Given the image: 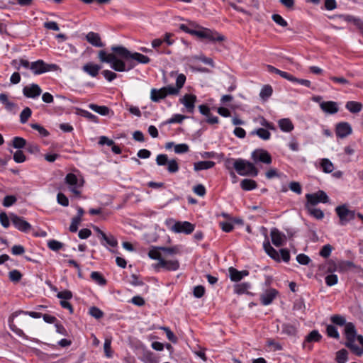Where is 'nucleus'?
Listing matches in <instances>:
<instances>
[{"label":"nucleus","mask_w":363,"mask_h":363,"mask_svg":"<svg viewBox=\"0 0 363 363\" xmlns=\"http://www.w3.org/2000/svg\"><path fill=\"white\" fill-rule=\"evenodd\" d=\"M86 40L93 46L102 48L104 44L102 43L100 35L94 32H89L86 35Z\"/></svg>","instance_id":"22"},{"label":"nucleus","mask_w":363,"mask_h":363,"mask_svg":"<svg viewBox=\"0 0 363 363\" xmlns=\"http://www.w3.org/2000/svg\"><path fill=\"white\" fill-rule=\"evenodd\" d=\"M320 107L323 111L328 114H335L339 111L337 104L335 101H322Z\"/></svg>","instance_id":"21"},{"label":"nucleus","mask_w":363,"mask_h":363,"mask_svg":"<svg viewBox=\"0 0 363 363\" xmlns=\"http://www.w3.org/2000/svg\"><path fill=\"white\" fill-rule=\"evenodd\" d=\"M335 133L337 137L344 138L352 133V127L347 122H341L336 125Z\"/></svg>","instance_id":"17"},{"label":"nucleus","mask_w":363,"mask_h":363,"mask_svg":"<svg viewBox=\"0 0 363 363\" xmlns=\"http://www.w3.org/2000/svg\"><path fill=\"white\" fill-rule=\"evenodd\" d=\"M270 235L272 243L277 247L282 246L286 242V235L277 228L271 230Z\"/></svg>","instance_id":"16"},{"label":"nucleus","mask_w":363,"mask_h":363,"mask_svg":"<svg viewBox=\"0 0 363 363\" xmlns=\"http://www.w3.org/2000/svg\"><path fill=\"white\" fill-rule=\"evenodd\" d=\"M89 107L90 109L101 116H106L109 113V108L105 106H98L96 104H91L89 105Z\"/></svg>","instance_id":"35"},{"label":"nucleus","mask_w":363,"mask_h":363,"mask_svg":"<svg viewBox=\"0 0 363 363\" xmlns=\"http://www.w3.org/2000/svg\"><path fill=\"white\" fill-rule=\"evenodd\" d=\"M102 74L108 82H112L117 77L116 73L108 69L104 70Z\"/></svg>","instance_id":"62"},{"label":"nucleus","mask_w":363,"mask_h":363,"mask_svg":"<svg viewBox=\"0 0 363 363\" xmlns=\"http://www.w3.org/2000/svg\"><path fill=\"white\" fill-rule=\"evenodd\" d=\"M196 101V96L191 94H186L179 99L180 103L185 106L187 112L190 113H194Z\"/></svg>","instance_id":"14"},{"label":"nucleus","mask_w":363,"mask_h":363,"mask_svg":"<svg viewBox=\"0 0 363 363\" xmlns=\"http://www.w3.org/2000/svg\"><path fill=\"white\" fill-rule=\"evenodd\" d=\"M335 211L340 218L341 225H345L350 220H353L356 216L354 211L350 210L345 205L336 207Z\"/></svg>","instance_id":"9"},{"label":"nucleus","mask_w":363,"mask_h":363,"mask_svg":"<svg viewBox=\"0 0 363 363\" xmlns=\"http://www.w3.org/2000/svg\"><path fill=\"white\" fill-rule=\"evenodd\" d=\"M272 20L277 23L278 25L286 27L287 26L288 23L279 14H274L272 16Z\"/></svg>","instance_id":"58"},{"label":"nucleus","mask_w":363,"mask_h":363,"mask_svg":"<svg viewBox=\"0 0 363 363\" xmlns=\"http://www.w3.org/2000/svg\"><path fill=\"white\" fill-rule=\"evenodd\" d=\"M186 82V76L184 74H179L176 79V86H174V89H177L178 94L180 89L183 87Z\"/></svg>","instance_id":"44"},{"label":"nucleus","mask_w":363,"mask_h":363,"mask_svg":"<svg viewBox=\"0 0 363 363\" xmlns=\"http://www.w3.org/2000/svg\"><path fill=\"white\" fill-rule=\"evenodd\" d=\"M91 278L100 286H104L106 284V281L104 277L98 272H91Z\"/></svg>","instance_id":"37"},{"label":"nucleus","mask_w":363,"mask_h":363,"mask_svg":"<svg viewBox=\"0 0 363 363\" xmlns=\"http://www.w3.org/2000/svg\"><path fill=\"white\" fill-rule=\"evenodd\" d=\"M252 158L254 161H259L264 164H271L272 157L271 155L264 150H257L252 153Z\"/></svg>","instance_id":"15"},{"label":"nucleus","mask_w":363,"mask_h":363,"mask_svg":"<svg viewBox=\"0 0 363 363\" xmlns=\"http://www.w3.org/2000/svg\"><path fill=\"white\" fill-rule=\"evenodd\" d=\"M9 279L13 282H18L22 278V274L17 269H13L9 273Z\"/></svg>","instance_id":"43"},{"label":"nucleus","mask_w":363,"mask_h":363,"mask_svg":"<svg viewBox=\"0 0 363 363\" xmlns=\"http://www.w3.org/2000/svg\"><path fill=\"white\" fill-rule=\"evenodd\" d=\"M167 170L169 173H175L179 170L177 161L174 159L169 160L167 162Z\"/></svg>","instance_id":"45"},{"label":"nucleus","mask_w":363,"mask_h":363,"mask_svg":"<svg viewBox=\"0 0 363 363\" xmlns=\"http://www.w3.org/2000/svg\"><path fill=\"white\" fill-rule=\"evenodd\" d=\"M13 160L17 163H22L26 160V156L21 150H17L13 155Z\"/></svg>","instance_id":"60"},{"label":"nucleus","mask_w":363,"mask_h":363,"mask_svg":"<svg viewBox=\"0 0 363 363\" xmlns=\"http://www.w3.org/2000/svg\"><path fill=\"white\" fill-rule=\"evenodd\" d=\"M348 352L345 349H342L336 353V361L338 363H346L347 361Z\"/></svg>","instance_id":"38"},{"label":"nucleus","mask_w":363,"mask_h":363,"mask_svg":"<svg viewBox=\"0 0 363 363\" xmlns=\"http://www.w3.org/2000/svg\"><path fill=\"white\" fill-rule=\"evenodd\" d=\"M169 95H178L177 89H174V86L171 85L160 89L153 88L150 90V99L155 103L160 102Z\"/></svg>","instance_id":"6"},{"label":"nucleus","mask_w":363,"mask_h":363,"mask_svg":"<svg viewBox=\"0 0 363 363\" xmlns=\"http://www.w3.org/2000/svg\"><path fill=\"white\" fill-rule=\"evenodd\" d=\"M58 69L59 66L56 64H47L42 60L31 62L30 70L35 75Z\"/></svg>","instance_id":"7"},{"label":"nucleus","mask_w":363,"mask_h":363,"mask_svg":"<svg viewBox=\"0 0 363 363\" xmlns=\"http://www.w3.org/2000/svg\"><path fill=\"white\" fill-rule=\"evenodd\" d=\"M326 333H327L328 336H329L330 337H333V338H335L337 340L340 338L339 332H338L337 329L336 328V327L334 326L333 325H327Z\"/></svg>","instance_id":"39"},{"label":"nucleus","mask_w":363,"mask_h":363,"mask_svg":"<svg viewBox=\"0 0 363 363\" xmlns=\"http://www.w3.org/2000/svg\"><path fill=\"white\" fill-rule=\"evenodd\" d=\"M89 314L96 319H100L104 316V312L96 306L89 308Z\"/></svg>","instance_id":"46"},{"label":"nucleus","mask_w":363,"mask_h":363,"mask_svg":"<svg viewBox=\"0 0 363 363\" xmlns=\"http://www.w3.org/2000/svg\"><path fill=\"white\" fill-rule=\"evenodd\" d=\"M151 249H157V252L164 256H171L179 253V249L177 246H173L170 247H152Z\"/></svg>","instance_id":"24"},{"label":"nucleus","mask_w":363,"mask_h":363,"mask_svg":"<svg viewBox=\"0 0 363 363\" xmlns=\"http://www.w3.org/2000/svg\"><path fill=\"white\" fill-rule=\"evenodd\" d=\"M331 322L339 326H345L344 335L345 336V346L357 356L363 354V336L357 335L355 325L352 322L347 323L346 318L342 315H333Z\"/></svg>","instance_id":"2"},{"label":"nucleus","mask_w":363,"mask_h":363,"mask_svg":"<svg viewBox=\"0 0 363 363\" xmlns=\"http://www.w3.org/2000/svg\"><path fill=\"white\" fill-rule=\"evenodd\" d=\"M48 246L50 250L57 251L63 247V244L57 240H51L48 242Z\"/></svg>","instance_id":"47"},{"label":"nucleus","mask_w":363,"mask_h":363,"mask_svg":"<svg viewBox=\"0 0 363 363\" xmlns=\"http://www.w3.org/2000/svg\"><path fill=\"white\" fill-rule=\"evenodd\" d=\"M298 323H284L281 326L282 333L288 336H296L297 333Z\"/></svg>","instance_id":"27"},{"label":"nucleus","mask_w":363,"mask_h":363,"mask_svg":"<svg viewBox=\"0 0 363 363\" xmlns=\"http://www.w3.org/2000/svg\"><path fill=\"white\" fill-rule=\"evenodd\" d=\"M278 125L281 131L286 133L291 132L294 128L292 121L288 118L279 120Z\"/></svg>","instance_id":"26"},{"label":"nucleus","mask_w":363,"mask_h":363,"mask_svg":"<svg viewBox=\"0 0 363 363\" xmlns=\"http://www.w3.org/2000/svg\"><path fill=\"white\" fill-rule=\"evenodd\" d=\"M0 102L4 105L5 108L8 111H12L16 107V104L9 101L8 96L4 93L0 94Z\"/></svg>","instance_id":"29"},{"label":"nucleus","mask_w":363,"mask_h":363,"mask_svg":"<svg viewBox=\"0 0 363 363\" xmlns=\"http://www.w3.org/2000/svg\"><path fill=\"white\" fill-rule=\"evenodd\" d=\"M320 167L325 173H331L334 170V165L333 162L327 158H323L320 160Z\"/></svg>","instance_id":"34"},{"label":"nucleus","mask_w":363,"mask_h":363,"mask_svg":"<svg viewBox=\"0 0 363 363\" xmlns=\"http://www.w3.org/2000/svg\"><path fill=\"white\" fill-rule=\"evenodd\" d=\"M23 95L29 99H36L42 94V89L37 84H30L23 88Z\"/></svg>","instance_id":"13"},{"label":"nucleus","mask_w":363,"mask_h":363,"mask_svg":"<svg viewBox=\"0 0 363 363\" xmlns=\"http://www.w3.org/2000/svg\"><path fill=\"white\" fill-rule=\"evenodd\" d=\"M57 297L61 300H69L72 297V294L70 291L65 290L59 292L57 294Z\"/></svg>","instance_id":"61"},{"label":"nucleus","mask_w":363,"mask_h":363,"mask_svg":"<svg viewBox=\"0 0 363 363\" xmlns=\"http://www.w3.org/2000/svg\"><path fill=\"white\" fill-rule=\"evenodd\" d=\"M194 192L199 196H203L206 194V188L202 184H198L195 186L193 189Z\"/></svg>","instance_id":"64"},{"label":"nucleus","mask_w":363,"mask_h":363,"mask_svg":"<svg viewBox=\"0 0 363 363\" xmlns=\"http://www.w3.org/2000/svg\"><path fill=\"white\" fill-rule=\"evenodd\" d=\"M263 247L267 252V254L272 257L273 259L279 261L280 260V256L278 252L274 249L269 242L268 240L264 242L263 243Z\"/></svg>","instance_id":"28"},{"label":"nucleus","mask_w":363,"mask_h":363,"mask_svg":"<svg viewBox=\"0 0 363 363\" xmlns=\"http://www.w3.org/2000/svg\"><path fill=\"white\" fill-rule=\"evenodd\" d=\"M338 278L336 274H329L325 277V283L328 286H332L337 283Z\"/></svg>","instance_id":"55"},{"label":"nucleus","mask_w":363,"mask_h":363,"mask_svg":"<svg viewBox=\"0 0 363 363\" xmlns=\"http://www.w3.org/2000/svg\"><path fill=\"white\" fill-rule=\"evenodd\" d=\"M0 223L1 225L5 228H9L10 225L9 218L6 213L4 212L0 213Z\"/></svg>","instance_id":"59"},{"label":"nucleus","mask_w":363,"mask_h":363,"mask_svg":"<svg viewBox=\"0 0 363 363\" xmlns=\"http://www.w3.org/2000/svg\"><path fill=\"white\" fill-rule=\"evenodd\" d=\"M322 339L321 334L316 330H312L306 337L305 340L303 343V347L304 348L308 347V350H311L312 347L311 345H308L311 342H318L320 341Z\"/></svg>","instance_id":"19"},{"label":"nucleus","mask_w":363,"mask_h":363,"mask_svg":"<svg viewBox=\"0 0 363 363\" xmlns=\"http://www.w3.org/2000/svg\"><path fill=\"white\" fill-rule=\"evenodd\" d=\"M235 169L240 176L256 177L258 174V170L256 167L250 162L243 159H237L235 164Z\"/></svg>","instance_id":"4"},{"label":"nucleus","mask_w":363,"mask_h":363,"mask_svg":"<svg viewBox=\"0 0 363 363\" xmlns=\"http://www.w3.org/2000/svg\"><path fill=\"white\" fill-rule=\"evenodd\" d=\"M113 53H108L101 50L98 52V58L101 62L110 64L111 69L116 72H127L136 65V62L148 64L150 59L139 52H130L123 46H112Z\"/></svg>","instance_id":"1"},{"label":"nucleus","mask_w":363,"mask_h":363,"mask_svg":"<svg viewBox=\"0 0 363 363\" xmlns=\"http://www.w3.org/2000/svg\"><path fill=\"white\" fill-rule=\"evenodd\" d=\"M169 222L172 225L169 227V230L175 233H184L186 235L191 234L195 229V225L189 221H174L173 220Z\"/></svg>","instance_id":"8"},{"label":"nucleus","mask_w":363,"mask_h":363,"mask_svg":"<svg viewBox=\"0 0 363 363\" xmlns=\"http://www.w3.org/2000/svg\"><path fill=\"white\" fill-rule=\"evenodd\" d=\"M289 187L290 190L297 194H301L302 193V188L299 182H291L289 184Z\"/></svg>","instance_id":"48"},{"label":"nucleus","mask_w":363,"mask_h":363,"mask_svg":"<svg viewBox=\"0 0 363 363\" xmlns=\"http://www.w3.org/2000/svg\"><path fill=\"white\" fill-rule=\"evenodd\" d=\"M32 114L31 109L29 107H26L20 113V122L22 124L26 123Z\"/></svg>","instance_id":"42"},{"label":"nucleus","mask_w":363,"mask_h":363,"mask_svg":"<svg viewBox=\"0 0 363 363\" xmlns=\"http://www.w3.org/2000/svg\"><path fill=\"white\" fill-rule=\"evenodd\" d=\"M65 184L68 186V189L76 196L79 197L81 195V189L84 186V181L83 178L78 177L72 173H69L66 175Z\"/></svg>","instance_id":"5"},{"label":"nucleus","mask_w":363,"mask_h":363,"mask_svg":"<svg viewBox=\"0 0 363 363\" xmlns=\"http://www.w3.org/2000/svg\"><path fill=\"white\" fill-rule=\"evenodd\" d=\"M101 69V65L95 64L92 62L84 64L82 68V71L91 77H96Z\"/></svg>","instance_id":"20"},{"label":"nucleus","mask_w":363,"mask_h":363,"mask_svg":"<svg viewBox=\"0 0 363 363\" xmlns=\"http://www.w3.org/2000/svg\"><path fill=\"white\" fill-rule=\"evenodd\" d=\"M250 287V284L249 283L238 284L234 286V291L238 294H242L245 293Z\"/></svg>","instance_id":"40"},{"label":"nucleus","mask_w":363,"mask_h":363,"mask_svg":"<svg viewBox=\"0 0 363 363\" xmlns=\"http://www.w3.org/2000/svg\"><path fill=\"white\" fill-rule=\"evenodd\" d=\"M189 151V146L185 143L174 145V152L177 154H182Z\"/></svg>","instance_id":"53"},{"label":"nucleus","mask_w":363,"mask_h":363,"mask_svg":"<svg viewBox=\"0 0 363 363\" xmlns=\"http://www.w3.org/2000/svg\"><path fill=\"white\" fill-rule=\"evenodd\" d=\"M306 205L315 206L318 203H328L329 201L328 196L323 191H318L313 194H307L306 195Z\"/></svg>","instance_id":"10"},{"label":"nucleus","mask_w":363,"mask_h":363,"mask_svg":"<svg viewBox=\"0 0 363 363\" xmlns=\"http://www.w3.org/2000/svg\"><path fill=\"white\" fill-rule=\"evenodd\" d=\"M345 108L351 113H357L361 111L362 104L354 101H350L346 103Z\"/></svg>","instance_id":"32"},{"label":"nucleus","mask_w":363,"mask_h":363,"mask_svg":"<svg viewBox=\"0 0 363 363\" xmlns=\"http://www.w3.org/2000/svg\"><path fill=\"white\" fill-rule=\"evenodd\" d=\"M251 134L252 135H257L259 138L267 140L271 137V133L269 130L264 129V128H258L255 130H253L251 132Z\"/></svg>","instance_id":"36"},{"label":"nucleus","mask_w":363,"mask_h":363,"mask_svg":"<svg viewBox=\"0 0 363 363\" xmlns=\"http://www.w3.org/2000/svg\"><path fill=\"white\" fill-rule=\"evenodd\" d=\"M11 220L15 228L20 231L28 233L31 230V225L22 217L12 213Z\"/></svg>","instance_id":"12"},{"label":"nucleus","mask_w":363,"mask_h":363,"mask_svg":"<svg viewBox=\"0 0 363 363\" xmlns=\"http://www.w3.org/2000/svg\"><path fill=\"white\" fill-rule=\"evenodd\" d=\"M17 201V199L15 196L9 195L6 196L3 201V205L5 207H10L13 205Z\"/></svg>","instance_id":"49"},{"label":"nucleus","mask_w":363,"mask_h":363,"mask_svg":"<svg viewBox=\"0 0 363 363\" xmlns=\"http://www.w3.org/2000/svg\"><path fill=\"white\" fill-rule=\"evenodd\" d=\"M30 127L33 129L37 130L43 137H46L49 135L48 131L39 124L31 123Z\"/></svg>","instance_id":"50"},{"label":"nucleus","mask_w":363,"mask_h":363,"mask_svg":"<svg viewBox=\"0 0 363 363\" xmlns=\"http://www.w3.org/2000/svg\"><path fill=\"white\" fill-rule=\"evenodd\" d=\"M272 94V89L270 86H264L260 91L259 96L262 99H267Z\"/></svg>","instance_id":"51"},{"label":"nucleus","mask_w":363,"mask_h":363,"mask_svg":"<svg viewBox=\"0 0 363 363\" xmlns=\"http://www.w3.org/2000/svg\"><path fill=\"white\" fill-rule=\"evenodd\" d=\"M12 145L16 149L23 148L26 145V140L21 137H15L12 140Z\"/></svg>","instance_id":"41"},{"label":"nucleus","mask_w":363,"mask_h":363,"mask_svg":"<svg viewBox=\"0 0 363 363\" xmlns=\"http://www.w3.org/2000/svg\"><path fill=\"white\" fill-rule=\"evenodd\" d=\"M57 201L59 204L62 206H68L69 200L68 198L62 193L60 192L57 195Z\"/></svg>","instance_id":"52"},{"label":"nucleus","mask_w":363,"mask_h":363,"mask_svg":"<svg viewBox=\"0 0 363 363\" xmlns=\"http://www.w3.org/2000/svg\"><path fill=\"white\" fill-rule=\"evenodd\" d=\"M241 188L245 191H250L257 188V182L252 179H245L240 182Z\"/></svg>","instance_id":"33"},{"label":"nucleus","mask_w":363,"mask_h":363,"mask_svg":"<svg viewBox=\"0 0 363 363\" xmlns=\"http://www.w3.org/2000/svg\"><path fill=\"white\" fill-rule=\"evenodd\" d=\"M230 278L233 281H239L244 277H247L249 274V272L247 270L238 271L233 267L229 268Z\"/></svg>","instance_id":"23"},{"label":"nucleus","mask_w":363,"mask_h":363,"mask_svg":"<svg viewBox=\"0 0 363 363\" xmlns=\"http://www.w3.org/2000/svg\"><path fill=\"white\" fill-rule=\"evenodd\" d=\"M194 35L201 38H206L210 41H223L225 38L221 34L216 31L211 30L209 29H203L201 30H196L194 32Z\"/></svg>","instance_id":"11"},{"label":"nucleus","mask_w":363,"mask_h":363,"mask_svg":"<svg viewBox=\"0 0 363 363\" xmlns=\"http://www.w3.org/2000/svg\"><path fill=\"white\" fill-rule=\"evenodd\" d=\"M215 162L213 161H200L194 163V169L195 171L208 169L213 167Z\"/></svg>","instance_id":"31"},{"label":"nucleus","mask_w":363,"mask_h":363,"mask_svg":"<svg viewBox=\"0 0 363 363\" xmlns=\"http://www.w3.org/2000/svg\"><path fill=\"white\" fill-rule=\"evenodd\" d=\"M296 260L297 262L303 265L308 264L311 259L308 256L306 255L305 254H299L296 256Z\"/></svg>","instance_id":"63"},{"label":"nucleus","mask_w":363,"mask_h":363,"mask_svg":"<svg viewBox=\"0 0 363 363\" xmlns=\"http://www.w3.org/2000/svg\"><path fill=\"white\" fill-rule=\"evenodd\" d=\"M81 220L82 219L79 218V217H74L72 219V222L69 226V230L73 233L77 232L78 230V225L80 223Z\"/></svg>","instance_id":"57"},{"label":"nucleus","mask_w":363,"mask_h":363,"mask_svg":"<svg viewBox=\"0 0 363 363\" xmlns=\"http://www.w3.org/2000/svg\"><path fill=\"white\" fill-rule=\"evenodd\" d=\"M277 294L278 291L274 289H267L260 296V301L262 304L264 306H268L271 304Z\"/></svg>","instance_id":"18"},{"label":"nucleus","mask_w":363,"mask_h":363,"mask_svg":"<svg viewBox=\"0 0 363 363\" xmlns=\"http://www.w3.org/2000/svg\"><path fill=\"white\" fill-rule=\"evenodd\" d=\"M306 209L311 216L316 219L320 220L324 217L323 212L320 209L315 208L314 206L306 205Z\"/></svg>","instance_id":"30"},{"label":"nucleus","mask_w":363,"mask_h":363,"mask_svg":"<svg viewBox=\"0 0 363 363\" xmlns=\"http://www.w3.org/2000/svg\"><path fill=\"white\" fill-rule=\"evenodd\" d=\"M168 161V157L165 154L158 155L156 157V163L159 166L166 165Z\"/></svg>","instance_id":"56"},{"label":"nucleus","mask_w":363,"mask_h":363,"mask_svg":"<svg viewBox=\"0 0 363 363\" xmlns=\"http://www.w3.org/2000/svg\"><path fill=\"white\" fill-rule=\"evenodd\" d=\"M148 256L152 259L158 260V262L153 264L156 270L164 268L169 271H176L179 268V262L177 259L167 260L164 257L157 252V249H150L148 252Z\"/></svg>","instance_id":"3"},{"label":"nucleus","mask_w":363,"mask_h":363,"mask_svg":"<svg viewBox=\"0 0 363 363\" xmlns=\"http://www.w3.org/2000/svg\"><path fill=\"white\" fill-rule=\"evenodd\" d=\"M333 247L330 245H324L320 251V255L323 257H328L332 252Z\"/></svg>","instance_id":"54"},{"label":"nucleus","mask_w":363,"mask_h":363,"mask_svg":"<svg viewBox=\"0 0 363 363\" xmlns=\"http://www.w3.org/2000/svg\"><path fill=\"white\" fill-rule=\"evenodd\" d=\"M99 239L101 245L105 247L111 246L115 247L118 245V241L113 235H106L104 233Z\"/></svg>","instance_id":"25"}]
</instances>
